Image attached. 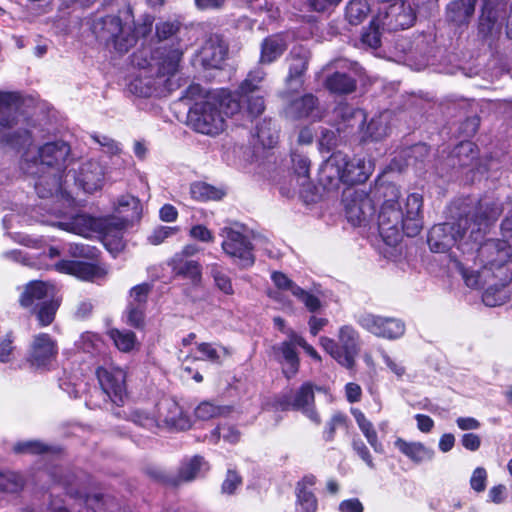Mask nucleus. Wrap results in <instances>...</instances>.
<instances>
[{
    "label": "nucleus",
    "instance_id": "f257e3e1",
    "mask_svg": "<svg viewBox=\"0 0 512 512\" xmlns=\"http://www.w3.org/2000/svg\"><path fill=\"white\" fill-rule=\"evenodd\" d=\"M459 209L456 222L433 226L428 234V245L435 253H445L456 246L463 258L473 253L477 242L486 234L502 212V208L491 198L466 199Z\"/></svg>",
    "mask_w": 512,
    "mask_h": 512
},
{
    "label": "nucleus",
    "instance_id": "f03ea898",
    "mask_svg": "<svg viewBox=\"0 0 512 512\" xmlns=\"http://www.w3.org/2000/svg\"><path fill=\"white\" fill-rule=\"evenodd\" d=\"M33 138L26 129L9 136V144L23 149L21 169L29 176L37 178L35 190L40 198L57 196L62 191V179L71 153L68 143L62 140L47 142L37 148L32 147Z\"/></svg>",
    "mask_w": 512,
    "mask_h": 512
},
{
    "label": "nucleus",
    "instance_id": "7ed1b4c3",
    "mask_svg": "<svg viewBox=\"0 0 512 512\" xmlns=\"http://www.w3.org/2000/svg\"><path fill=\"white\" fill-rule=\"evenodd\" d=\"M373 196L382 198L383 203L378 215V229L388 245H396L405 234L408 237L418 235L423 227V197L411 193L400 201V189L393 183H377Z\"/></svg>",
    "mask_w": 512,
    "mask_h": 512
},
{
    "label": "nucleus",
    "instance_id": "20e7f679",
    "mask_svg": "<svg viewBox=\"0 0 512 512\" xmlns=\"http://www.w3.org/2000/svg\"><path fill=\"white\" fill-rule=\"evenodd\" d=\"M182 57L180 48L160 46L154 51L139 50L132 56L138 73L129 83V91L142 98L161 97L175 90L178 85L173 77Z\"/></svg>",
    "mask_w": 512,
    "mask_h": 512
},
{
    "label": "nucleus",
    "instance_id": "39448f33",
    "mask_svg": "<svg viewBox=\"0 0 512 512\" xmlns=\"http://www.w3.org/2000/svg\"><path fill=\"white\" fill-rule=\"evenodd\" d=\"M484 236L477 242L473 253L466 255L462 260L452 252L455 264L460 270L468 287H478L481 282H488L496 278L503 284L512 281V248L503 239H487Z\"/></svg>",
    "mask_w": 512,
    "mask_h": 512
},
{
    "label": "nucleus",
    "instance_id": "423d86ee",
    "mask_svg": "<svg viewBox=\"0 0 512 512\" xmlns=\"http://www.w3.org/2000/svg\"><path fill=\"white\" fill-rule=\"evenodd\" d=\"M239 103L226 91L209 92L188 113V125L198 133L215 136L225 128V117L233 116Z\"/></svg>",
    "mask_w": 512,
    "mask_h": 512
},
{
    "label": "nucleus",
    "instance_id": "0eeeda50",
    "mask_svg": "<svg viewBox=\"0 0 512 512\" xmlns=\"http://www.w3.org/2000/svg\"><path fill=\"white\" fill-rule=\"evenodd\" d=\"M58 481L66 490L68 500L64 505L52 501L51 512H130L110 495L87 494L83 483L75 474H67Z\"/></svg>",
    "mask_w": 512,
    "mask_h": 512
},
{
    "label": "nucleus",
    "instance_id": "6e6552de",
    "mask_svg": "<svg viewBox=\"0 0 512 512\" xmlns=\"http://www.w3.org/2000/svg\"><path fill=\"white\" fill-rule=\"evenodd\" d=\"M373 165L363 158H349L341 151L333 153L321 166L320 181L328 188L340 183L354 185L364 183L372 174Z\"/></svg>",
    "mask_w": 512,
    "mask_h": 512
},
{
    "label": "nucleus",
    "instance_id": "1a4fd4ad",
    "mask_svg": "<svg viewBox=\"0 0 512 512\" xmlns=\"http://www.w3.org/2000/svg\"><path fill=\"white\" fill-rule=\"evenodd\" d=\"M92 30L99 42L119 54L127 53L137 42L133 23L123 22L116 15L96 19Z\"/></svg>",
    "mask_w": 512,
    "mask_h": 512
},
{
    "label": "nucleus",
    "instance_id": "9d476101",
    "mask_svg": "<svg viewBox=\"0 0 512 512\" xmlns=\"http://www.w3.org/2000/svg\"><path fill=\"white\" fill-rule=\"evenodd\" d=\"M245 226L234 224L221 229L220 236L224 253L241 269L253 266L255 262L254 246Z\"/></svg>",
    "mask_w": 512,
    "mask_h": 512
},
{
    "label": "nucleus",
    "instance_id": "9b49d317",
    "mask_svg": "<svg viewBox=\"0 0 512 512\" xmlns=\"http://www.w3.org/2000/svg\"><path fill=\"white\" fill-rule=\"evenodd\" d=\"M320 345L338 364L347 369H353L360 351V337L354 327L350 325L340 327L338 342L329 337H321Z\"/></svg>",
    "mask_w": 512,
    "mask_h": 512
},
{
    "label": "nucleus",
    "instance_id": "f8f14e48",
    "mask_svg": "<svg viewBox=\"0 0 512 512\" xmlns=\"http://www.w3.org/2000/svg\"><path fill=\"white\" fill-rule=\"evenodd\" d=\"M265 76L262 68L251 70L239 85L238 99L233 97L240 105L238 112L244 111L251 119L260 116L265 110L264 99L257 94Z\"/></svg>",
    "mask_w": 512,
    "mask_h": 512
},
{
    "label": "nucleus",
    "instance_id": "ddd939ff",
    "mask_svg": "<svg viewBox=\"0 0 512 512\" xmlns=\"http://www.w3.org/2000/svg\"><path fill=\"white\" fill-rule=\"evenodd\" d=\"M373 189L370 194L360 189H347L344 192V206L348 221L354 226L366 224L374 215Z\"/></svg>",
    "mask_w": 512,
    "mask_h": 512
},
{
    "label": "nucleus",
    "instance_id": "4468645a",
    "mask_svg": "<svg viewBox=\"0 0 512 512\" xmlns=\"http://www.w3.org/2000/svg\"><path fill=\"white\" fill-rule=\"evenodd\" d=\"M357 323L376 337L388 340L398 339L405 333V324L397 318L363 313L359 315Z\"/></svg>",
    "mask_w": 512,
    "mask_h": 512
},
{
    "label": "nucleus",
    "instance_id": "2eb2a0df",
    "mask_svg": "<svg viewBox=\"0 0 512 512\" xmlns=\"http://www.w3.org/2000/svg\"><path fill=\"white\" fill-rule=\"evenodd\" d=\"M507 5L501 1H487L478 23V33L483 39L496 38L507 21Z\"/></svg>",
    "mask_w": 512,
    "mask_h": 512
},
{
    "label": "nucleus",
    "instance_id": "dca6fc26",
    "mask_svg": "<svg viewBox=\"0 0 512 512\" xmlns=\"http://www.w3.org/2000/svg\"><path fill=\"white\" fill-rule=\"evenodd\" d=\"M102 394L120 405L127 397L126 372L119 367H99L96 371Z\"/></svg>",
    "mask_w": 512,
    "mask_h": 512
},
{
    "label": "nucleus",
    "instance_id": "f3484780",
    "mask_svg": "<svg viewBox=\"0 0 512 512\" xmlns=\"http://www.w3.org/2000/svg\"><path fill=\"white\" fill-rule=\"evenodd\" d=\"M282 410L301 411L312 422L319 425L321 418L314 407V389L311 383H304L294 394H284L278 399Z\"/></svg>",
    "mask_w": 512,
    "mask_h": 512
},
{
    "label": "nucleus",
    "instance_id": "a211bd4d",
    "mask_svg": "<svg viewBox=\"0 0 512 512\" xmlns=\"http://www.w3.org/2000/svg\"><path fill=\"white\" fill-rule=\"evenodd\" d=\"M58 355L57 341L47 333H39L32 337L29 346L28 361L36 368L48 367Z\"/></svg>",
    "mask_w": 512,
    "mask_h": 512
},
{
    "label": "nucleus",
    "instance_id": "6ab92c4d",
    "mask_svg": "<svg viewBox=\"0 0 512 512\" xmlns=\"http://www.w3.org/2000/svg\"><path fill=\"white\" fill-rule=\"evenodd\" d=\"M384 16H381L382 29L396 31L411 27L416 19L415 13L404 2H396L384 7ZM379 14L382 15L380 12Z\"/></svg>",
    "mask_w": 512,
    "mask_h": 512
},
{
    "label": "nucleus",
    "instance_id": "aec40b11",
    "mask_svg": "<svg viewBox=\"0 0 512 512\" xmlns=\"http://www.w3.org/2000/svg\"><path fill=\"white\" fill-rule=\"evenodd\" d=\"M105 167L96 160H87L81 164L75 181L87 193H93L103 187Z\"/></svg>",
    "mask_w": 512,
    "mask_h": 512
},
{
    "label": "nucleus",
    "instance_id": "412c9836",
    "mask_svg": "<svg viewBox=\"0 0 512 512\" xmlns=\"http://www.w3.org/2000/svg\"><path fill=\"white\" fill-rule=\"evenodd\" d=\"M336 119V130L338 133L352 134L361 130L366 120L363 110L352 107L347 103H340L334 109Z\"/></svg>",
    "mask_w": 512,
    "mask_h": 512
},
{
    "label": "nucleus",
    "instance_id": "4be33fe9",
    "mask_svg": "<svg viewBox=\"0 0 512 512\" xmlns=\"http://www.w3.org/2000/svg\"><path fill=\"white\" fill-rule=\"evenodd\" d=\"M478 150L474 143L463 141L451 152L448 161L449 165L455 167H470L471 170L485 171L491 168L490 164L482 166L478 161Z\"/></svg>",
    "mask_w": 512,
    "mask_h": 512
},
{
    "label": "nucleus",
    "instance_id": "5701e85b",
    "mask_svg": "<svg viewBox=\"0 0 512 512\" xmlns=\"http://www.w3.org/2000/svg\"><path fill=\"white\" fill-rule=\"evenodd\" d=\"M55 267L61 273L70 274L87 281L100 280L107 273L104 267L83 261L62 260Z\"/></svg>",
    "mask_w": 512,
    "mask_h": 512
},
{
    "label": "nucleus",
    "instance_id": "b1692460",
    "mask_svg": "<svg viewBox=\"0 0 512 512\" xmlns=\"http://www.w3.org/2000/svg\"><path fill=\"white\" fill-rule=\"evenodd\" d=\"M291 333L296 332L290 331L289 339L272 347L274 357L282 365L283 373L287 378L293 377L299 368V358L296 352L298 345L292 340Z\"/></svg>",
    "mask_w": 512,
    "mask_h": 512
},
{
    "label": "nucleus",
    "instance_id": "393cba45",
    "mask_svg": "<svg viewBox=\"0 0 512 512\" xmlns=\"http://www.w3.org/2000/svg\"><path fill=\"white\" fill-rule=\"evenodd\" d=\"M55 296V287L47 282L34 280L25 285L19 302L22 307L35 309L37 304Z\"/></svg>",
    "mask_w": 512,
    "mask_h": 512
},
{
    "label": "nucleus",
    "instance_id": "a878e982",
    "mask_svg": "<svg viewBox=\"0 0 512 512\" xmlns=\"http://www.w3.org/2000/svg\"><path fill=\"white\" fill-rule=\"evenodd\" d=\"M227 46L217 36L209 37L199 51V60L205 68H219L225 59Z\"/></svg>",
    "mask_w": 512,
    "mask_h": 512
},
{
    "label": "nucleus",
    "instance_id": "bb28decb",
    "mask_svg": "<svg viewBox=\"0 0 512 512\" xmlns=\"http://www.w3.org/2000/svg\"><path fill=\"white\" fill-rule=\"evenodd\" d=\"M25 99L18 92L0 91V128H9L16 121V115Z\"/></svg>",
    "mask_w": 512,
    "mask_h": 512
},
{
    "label": "nucleus",
    "instance_id": "cd10ccee",
    "mask_svg": "<svg viewBox=\"0 0 512 512\" xmlns=\"http://www.w3.org/2000/svg\"><path fill=\"white\" fill-rule=\"evenodd\" d=\"M159 414L163 423L172 429L186 430L191 425L189 417L184 413L179 404L172 399L161 402Z\"/></svg>",
    "mask_w": 512,
    "mask_h": 512
},
{
    "label": "nucleus",
    "instance_id": "c85d7f7f",
    "mask_svg": "<svg viewBox=\"0 0 512 512\" xmlns=\"http://www.w3.org/2000/svg\"><path fill=\"white\" fill-rule=\"evenodd\" d=\"M286 114L292 119L311 118L316 120L322 117L317 98L312 94L293 100L287 107Z\"/></svg>",
    "mask_w": 512,
    "mask_h": 512
},
{
    "label": "nucleus",
    "instance_id": "c756f323",
    "mask_svg": "<svg viewBox=\"0 0 512 512\" xmlns=\"http://www.w3.org/2000/svg\"><path fill=\"white\" fill-rule=\"evenodd\" d=\"M477 0H453L446 7V19L457 27L469 24Z\"/></svg>",
    "mask_w": 512,
    "mask_h": 512
},
{
    "label": "nucleus",
    "instance_id": "7c9ffc66",
    "mask_svg": "<svg viewBox=\"0 0 512 512\" xmlns=\"http://www.w3.org/2000/svg\"><path fill=\"white\" fill-rule=\"evenodd\" d=\"M316 483L313 475L304 476L298 482L296 487V512H315L317 509V500L313 494L312 488Z\"/></svg>",
    "mask_w": 512,
    "mask_h": 512
},
{
    "label": "nucleus",
    "instance_id": "2f4dec72",
    "mask_svg": "<svg viewBox=\"0 0 512 512\" xmlns=\"http://www.w3.org/2000/svg\"><path fill=\"white\" fill-rule=\"evenodd\" d=\"M394 446L416 464L431 461L434 457L433 449L421 442H410L399 437L395 440Z\"/></svg>",
    "mask_w": 512,
    "mask_h": 512
},
{
    "label": "nucleus",
    "instance_id": "473e14b6",
    "mask_svg": "<svg viewBox=\"0 0 512 512\" xmlns=\"http://www.w3.org/2000/svg\"><path fill=\"white\" fill-rule=\"evenodd\" d=\"M393 113L389 110L382 111L371 118L369 121L365 134L364 140L370 139L371 141H380L388 136L391 130V121Z\"/></svg>",
    "mask_w": 512,
    "mask_h": 512
},
{
    "label": "nucleus",
    "instance_id": "72a5a7b5",
    "mask_svg": "<svg viewBox=\"0 0 512 512\" xmlns=\"http://www.w3.org/2000/svg\"><path fill=\"white\" fill-rule=\"evenodd\" d=\"M507 285L508 284H503L502 281L496 278H490L488 282L482 281L477 288L487 286L482 295L483 303L488 307H496L504 304L508 300L509 294Z\"/></svg>",
    "mask_w": 512,
    "mask_h": 512
},
{
    "label": "nucleus",
    "instance_id": "f704fd0d",
    "mask_svg": "<svg viewBox=\"0 0 512 512\" xmlns=\"http://www.w3.org/2000/svg\"><path fill=\"white\" fill-rule=\"evenodd\" d=\"M287 49V43L280 34L265 38L261 44L260 63L270 64L278 59Z\"/></svg>",
    "mask_w": 512,
    "mask_h": 512
},
{
    "label": "nucleus",
    "instance_id": "c9c22d12",
    "mask_svg": "<svg viewBox=\"0 0 512 512\" xmlns=\"http://www.w3.org/2000/svg\"><path fill=\"white\" fill-rule=\"evenodd\" d=\"M59 226L64 230L84 237H88L91 232L100 227L95 218L85 214H77L69 222H60Z\"/></svg>",
    "mask_w": 512,
    "mask_h": 512
},
{
    "label": "nucleus",
    "instance_id": "e433bc0d",
    "mask_svg": "<svg viewBox=\"0 0 512 512\" xmlns=\"http://www.w3.org/2000/svg\"><path fill=\"white\" fill-rule=\"evenodd\" d=\"M208 469L209 466L202 457L194 456L182 463L175 485L181 481H192L197 477L202 476L206 471H208Z\"/></svg>",
    "mask_w": 512,
    "mask_h": 512
},
{
    "label": "nucleus",
    "instance_id": "4c0bfd02",
    "mask_svg": "<svg viewBox=\"0 0 512 512\" xmlns=\"http://www.w3.org/2000/svg\"><path fill=\"white\" fill-rule=\"evenodd\" d=\"M352 415L354 416L356 423L367 439L370 446L373 448V450L377 453L383 452V446L381 442L378 439V435L376 430L374 429L373 424L371 421H369L364 413L359 409H352Z\"/></svg>",
    "mask_w": 512,
    "mask_h": 512
},
{
    "label": "nucleus",
    "instance_id": "58836bf2",
    "mask_svg": "<svg viewBox=\"0 0 512 512\" xmlns=\"http://www.w3.org/2000/svg\"><path fill=\"white\" fill-rule=\"evenodd\" d=\"M172 268L177 275L197 282L201 278V268L197 261L189 260L183 255H174L172 258Z\"/></svg>",
    "mask_w": 512,
    "mask_h": 512
},
{
    "label": "nucleus",
    "instance_id": "ea45409f",
    "mask_svg": "<svg viewBox=\"0 0 512 512\" xmlns=\"http://www.w3.org/2000/svg\"><path fill=\"white\" fill-rule=\"evenodd\" d=\"M368 0H350L346 6V19L351 25L361 24L370 14Z\"/></svg>",
    "mask_w": 512,
    "mask_h": 512
},
{
    "label": "nucleus",
    "instance_id": "a19ab883",
    "mask_svg": "<svg viewBox=\"0 0 512 512\" xmlns=\"http://www.w3.org/2000/svg\"><path fill=\"white\" fill-rule=\"evenodd\" d=\"M326 87L333 93L347 94L355 90V80L345 73L335 72L326 79Z\"/></svg>",
    "mask_w": 512,
    "mask_h": 512
},
{
    "label": "nucleus",
    "instance_id": "79ce46f5",
    "mask_svg": "<svg viewBox=\"0 0 512 512\" xmlns=\"http://www.w3.org/2000/svg\"><path fill=\"white\" fill-rule=\"evenodd\" d=\"M59 306L60 303L54 296L49 300L37 304L36 308L32 309L41 327H46L54 321Z\"/></svg>",
    "mask_w": 512,
    "mask_h": 512
},
{
    "label": "nucleus",
    "instance_id": "37998d69",
    "mask_svg": "<svg viewBox=\"0 0 512 512\" xmlns=\"http://www.w3.org/2000/svg\"><path fill=\"white\" fill-rule=\"evenodd\" d=\"M190 194L193 199L205 202L220 200L224 196V191L205 182H195L190 186Z\"/></svg>",
    "mask_w": 512,
    "mask_h": 512
},
{
    "label": "nucleus",
    "instance_id": "c03bdc74",
    "mask_svg": "<svg viewBox=\"0 0 512 512\" xmlns=\"http://www.w3.org/2000/svg\"><path fill=\"white\" fill-rule=\"evenodd\" d=\"M292 168L298 185L304 186L308 183L310 176L311 162L307 156L293 152L292 153Z\"/></svg>",
    "mask_w": 512,
    "mask_h": 512
},
{
    "label": "nucleus",
    "instance_id": "a18cd8bd",
    "mask_svg": "<svg viewBox=\"0 0 512 512\" xmlns=\"http://www.w3.org/2000/svg\"><path fill=\"white\" fill-rule=\"evenodd\" d=\"M108 335L122 352H130L137 344L136 336L132 331L111 329L108 331Z\"/></svg>",
    "mask_w": 512,
    "mask_h": 512
},
{
    "label": "nucleus",
    "instance_id": "49530a36",
    "mask_svg": "<svg viewBox=\"0 0 512 512\" xmlns=\"http://www.w3.org/2000/svg\"><path fill=\"white\" fill-rule=\"evenodd\" d=\"M256 137L264 148H272L277 143L278 133L269 120H263L256 127Z\"/></svg>",
    "mask_w": 512,
    "mask_h": 512
},
{
    "label": "nucleus",
    "instance_id": "de8ad7c7",
    "mask_svg": "<svg viewBox=\"0 0 512 512\" xmlns=\"http://www.w3.org/2000/svg\"><path fill=\"white\" fill-rule=\"evenodd\" d=\"M382 27L381 22V14H378L376 17H374L367 30H365L362 33L361 41L363 44L367 45L368 47L372 49H376L381 44V32L380 28Z\"/></svg>",
    "mask_w": 512,
    "mask_h": 512
},
{
    "label": "nucleus",
    "instance_id": "09e8293b",
    "mask_svg": "<svg viewBox=\"0 0 512 512\" xmlns=\"http://www.w3.org/2000/svg\"><path fill=\"white\" fill-rule=\"evenodd\" d=\"M347 416L342 412H335L331 418L326 422L323 439L326 442H332L335 438V433L338 428L347 426Z\"/></svg>",
    "mask_w": 512,
    "mask_h": 512
},
{
    "label": "nucleus",
    "instance_id": "8fccbe9b",
    "mask_svg": "<svg viewBox=\"0 0 512 512\" xmlns=\"http://www.w3.org/2000/svg\"><path fill=\"white\" fill-rule=\"evenodd\" d=\"M229 412L228 407L216 406L211 402L204 401L195 409V416L200 420H210L214 417L224 415Z\"/></svg>",
    "mask_w": 512,
    "mask_h": 512
},
{
    "label": "nucleus",
    "instance_id": "3c124183",
    "mask_svg": "<svg viewBox=\"0 0 512 512\" xmlns=\"http://www.w3.org/2000/svg\"><path fill=\"white\" fill-rule=\"evenodd\" d=\"M103 343L100 337L92 332H85L77 341V347L85 353L95 354L100 352Z\"/></svg>",
    "mask_w": 512,
    "mask_h": 512
},
{
    "label": "nucleus",
    "instance_id": "603ef678",
    "mask_svg": "<svg viewBox=\"0 0 512 512\" xmlns=\"http://www.w3.org/2000/svg\"><path fill=\"white\" fill-rule=\"evenodd\" d=\"M23 487L21 476L14 472H0V491L16 493Z\"/></svg>",
    "mask_w": 512,
    "mask_h": 512
},
{
    "label": "nucleus",
    "instance_id": "864d4df0",
    "mask_svg": "<svg viewBox=\"0 0 512 512\" xmlns=\"http://www.w3.org/2000/svg\"><path fill=\"white\" fill-rule=\"evenodd\" d=\"M220 437L228 443L235 444L240 439V432L230 425L218 426L212 431L210 441L217 443Z\"/></svg>",
    "mask_w": 512,
    "mask_h": 512
},
{
    "label": "nucleus",
    "instance_id": "5fc2aeb1",
    "mask_svg": "<svg viewBox=\"0 0 512 512\" xmlns=\"http://www.w3.org/2000/svg\"><path fill=\"white\" fill-rule=\"evenodd\" d=\"M211 274L219 290L227 295L234 293L230 277L218 265L215 264L212 266Z\"/></svg>",
    "mask_w": 512,
    "mask_h": 512
},
{
    "label": "nucleus",
    "instance_id": "6e6d98bb",
    "mask_svg": "<svg viewBox=\"0 0 512 512\" xmlns=\"http://www.w3.org/2000/svg\"><path fill=\"white\" fill-rule=\"evenodd\" d=\"M198 351L202 354L203 359H207L212 362H219L222 356L228 354V350L223 347H215L210 343H200L198 344Z\"/></svg>",
    "mask_w": 512,
    "mask_h": 512
},
{
    "label": "nucleus",
    "instance_id": "4d7b16f0",
    "mask_svg": "<svg viewBox=\"0 0 512 512\" xmlns=\"http://www.w3.org/2000/svg\"><path fill=\"white\" fill-rule=\"evenodd\" d=\"M13 451L18 454H41L48 451V447L35 440L18 442L14 445Z\"/></svg>",
    "mask_w": 512,
    "mask_h": 512
},
{
    "label": "nucleus",
    "instance_id": "13d9d810",
    "mask_svg": "<svg viewBox=\"0 0 512 512\" xmlns=\"http://www.w3.org/2000/svg\"><path fill=\"white\" fill-rule=\"evenodd\" d=\"M129 419L133 423L149 430L158 426V422L153 415L141 410L132 411L129 415Z\"/></svg>",
    "mask_w": 512,
    "mask_h": 512
},
{
    "label": "nucleus",
    "instance_id": "bf43d9fd",
    "mask_svg": "<svg viewBox=\"0 0 512 512\" xmlns=\"http://www.w3.org/2000/svg\"><path fill=\"white\" fill-rule=\"evenodd\" d=\"M271 279L279 290L283 292H290L293 296L296 295V289H300L298 285H296L282 272H273Z\"/></svg>",
    "mask_w": 512,
    "mask_h": 512
},
{
    "label": "nucleus",
    "instance_id": "052dcab7",
    "mask_svg": "<svg viewBox=\"0 0 512 512\" xmlns=\"http://www.w3.org/2000/svg\"><path fill=\"white\" fill-rule=\"evenodd\" d=\"M131 208L132 212L130 214V217L136 218L139 217L141 206L140 201L138 198L132 196V195H124L118 200V211L119 213H123L126 211V208Z\"/></svg>",
    "mask_w": 512,
    "mask_h": 512
},
{
    "label": "nucleus",
    "instance_id": "680f3d73",
    "mask_svg": "<svg viewBox=\"0 0 512 512\" xmlns=\"http://www.w3.org/2000/svg\"><path fill=\"white\" fill-rule=\"evenodd\" d=\"M180 29V24L176 21L160 22L156 25V35L160 41L168 40L175 36Z\"/></svg>",
    "mask_w": 512,
    "mask_h": 512
},
{
    "label": "nucleus",
    "instance_id": "e2e57ef3",
    "mask_svg": "<svg viewBox=\"0 0 512 512\" xmlns=\"http://www.w3.org/2000/svg\"><path fill=\"white\" fill-rule=\"evenodd\" d=\"M14 351V337L12 333H8L0 339V362H10L13 359Z\"/></svg>",
    "mask_w": 512,
    "mask_h": 512
},
{
    "label": "nucleus",
    "instance_id": "0e129e2a",
    "mask_svg": "<svg viewBox=\"0 0 512 512\" xmlns=\"http://www.w3.org/2000/svg\"><path fill=\"white\" fill-rule=\"evenodd\" d=\"M150 290L151 287L149 284L143 283L136 285L130 291L129 302H133L135 306L144 307Z\"/></svg>",
    "mask_w": 512,
    "mask_h": 512
},
{
    "label": "nucleus",
    "instance_id": "69168bd1",
    "mask_svg": "<svg viewBox=\"0 0 512 512\" xmlns=\"http://www.w3.org/2000/svg\"><path fill=\"white\" fill-rule=\"evenodd\" d=\"M378 352L388 369L398 378H401L406 373L404 365L396 358L391 357L383 348L379 347Z\"/></svg>",
    "mask_w": 512,
    "mask_h": 512
},
{
    "label": "nucleus",
    "instance_id": "338daca9",
    "mask_svg": "<svg viewBox=\"0 0 512 512\" xmlns=\"http://www.w3.org/2000/svg\"><path fill=\"white\" fill-rule=\"evenodd\" d=\"M337 133L328 128L321 127L319 135V146L322 150L330 151L337 145Z\"/></svg>",
    "mask_w": 512,
    "mask_h": 512
},
{
    "label": "nucleus",
    "instance_id": "774afa93",
    "mask_svg": "<svg viewBox=\"0 0 512 512\" xmlns=\"http://www.w3.org/2000/svg\"><path fill=\"white\" fill-rule=\"evenodd\" d=\"M127 322L136 328L141 327L144 322V307L135 306L133 302H129L127 306Z\"/></svg>",
    "mask_w": 512,
    "mask_h": 512
}]
</instances>
